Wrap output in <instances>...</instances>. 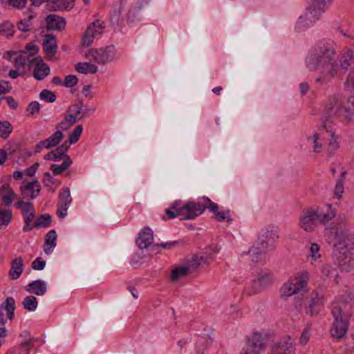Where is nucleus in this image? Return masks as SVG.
Returning <instances> with one entry per match:
<instances>
[{
    "mask_svg": "<svg viewBox=\"0 0 354 354\" xmlns=\"http://www.w3.org/2000/svg\"><path fill=\"white\" fill-rule=\"evenodd\" d=\"M308 277L306 274H302L295 277L288 283H285L282 288V294L285 296L299 294L303 295L308 291L306 288Z\"/></svg>",
    "mask_w": 354,
    "mask_h": 354,
    "instance_id": "5",
    "label": "nucleus"
},
{
    "mask_svg": "<svg viewBox=\"0 0 354 354\" xmlns=\"http://www.w3.org/2000/svg\"><path fill=\"white\" fill-rule=\"evenodd\" d=\"M336 259L339 267L346 272H349L354 268L353 248H334Z\"/></svg>",
    "mask_w": 354,
    "mask_h": 354,
    "instance_id": "8",
    "label": "nucleus"
},
{
    "mask_svg": "<svg viewBox=\"0 0 354 354\" xmlns=\"http://www.w3.org/2000/svg\"><path fill=\"white\" fill-rule=\"evenodd\" d=\"M353 66H354V53L352 50H347L341 57L339 71H344L345 72L349 67Z\"/></svg>",
    "mask_w": 354,
    "mask_h": 354,
    "instance_id": "31",
    "label": "nucleus"
},
{
    "mask_svg": "<svg viewBox=\"0 0 354 354\" xmlns=\"http://www.w3.org/2000/svg\"><path fill=\"white\" fill-rule=\"evenodd\" d=\"M71 124L68 123V122L64 119L62 121H61L59 124L57 126V129H61L63 131H66L71 127Z\"/></svg>",
    "mask_w": 354,
    "mask_h": 354,
    "instance_id": "63",
    "label": "nucleus"
},
{
    "mask_svg": "<svg viewBox=\"0 0 354 354\" xmlns=\"http://www.w3.org/2000/svg\"><path fill=\"white\" fill-rule=\"evenodd\" d=\"M0 196L3 205L10 207L16 197V194L9 184H4L0 187Z\"/></svg>",
    "mask_w": 354,
    "mask_h": 354,
    "instance_id": "26",
    "label": "nucleus"
},
{
    "mask_svg": "<svg viewBox=\"0 0 354 354\" xmlns=\"http://www.w3.org/2000/svg\"><path fill=\"white\" fill-rule=\"evenodd\" d=\"M279 238L277 232L272 229L263 230L259 233L255 245L252 246L250 253L254 254L261 253L265 251L270 244L276 241Z\"/></svg>",
    "mask_w": 354,
    "mask_h": 354,
    "instance_id": "4",
    "label": "nucleus"
},
{
    "mask_svg": "<svg viewBox=\"0 0 354 354\" xmlns=\"http://www.w3.org/2000/svg\"><path fill=\"white\" fill-rule=\"evenodd\" d=\"M59 198L62 207H64V209H68L71 203L69 188L65 187L62 189V192L59 194Z\"/></svg>",
    "mask_w": 354,
    "mask_h": 354,
    "instance_id": "38",
    "label": "nucleus"
},
{
    "mask_svg": "<svg viewBox=\"0 0 354 354\" xmlns=\"http://www.w3.org/2000/svg\"><path fill=\"white\" fill-rule=\"evenodd\" d=\"M31 65H34L33 76L36 80H41L50 73V68L46 64L42 58L36 57L31 60Z\"/></svg>",
    "mask_w": 354,
    "mask_h": 354,
    "instance_id": "16",
    "label": "nucleus"
},
{
    "mask_svg": "<svg viewBox=\"0 0 354 354\" xmlns=\"http://www.w3.org/2000/svg\"><path fill=\"white\" fill-rule=\"evenodd\" d=\"M325 115L327 119L333 118L350 122L353 119V110L351 106L344 107L342 97L338 95L330 96L325 106Z\"/></svg>",
    "mask_w": 354,
    "mask_h": 354,
    "instance_id": "3",
    "label": "nucleus"
},
{
    "mask_svg": "<svg viewBox=\"0 0 354 354\" xmlns=\"http://www.w3.org/2000/svg\"><path fill=\"white\" fill-rule=\"evenodd\" d=\"M77 77L75 75H68L65 77L63 84L66 87H73L77 83Z\"/></svg>",
    "mask_w": 354,
    "mask_h": 354,
    "instance_id": "51",
    "label": "nucleus"
},
{
    "mask_svg": "<svg viewBox=\"0 0 354 354\" xmlns=\"http://www.w3.org/2000/svg\"><path fill=\"white\" fill-rule=\"evenodd\" d=\"M4 57L13 62L16 68H19L26 64L31 65L32 59H30L28 52L7 51Z\"/></svg>",
    "mask_w": 354,
    "mask_h": 354,
    "instance_id": "15",
    "label": "nucleus"
},
{
    "mask_svg": "<svg viewBox=\"0 0 354 354\" xmlns=\"http://www.w3.org/2000/svg\"><path fill=\"white\" fill-rule=\"evenodd\" d=\"M323 295L317 291H314L310 298H306L304 301L305 310L304 313L310 316L317 315L322 305Z\"/></svg>",
    "mask_w": 354,
    "mask_h": 354,
    "instance_id": "11",
    "label": "nucleus"
},
{
    "mask_svg": "<svg viewBox=\"0 0 354 354\" xmlns=\"http://www.w3.org/2000/svg\"><path fill=\"white\" fill-rule=\"evenodd\" d=\"M353 304L346 301L334 302L332 314L334 318L349 321L353 314Z\"/></svg>",
    "mask_w": 354,
    "mask_h": 354,
    "instance_id": "13",
    "label": "nucleus"
},
{
    "mask_svg": "<svg viewBox=\"0 0 354 354\" xmlns=\"http://www.w3.org/2000/svg\"><path fill=\"white\" fill-rule=\"evenodd\" d=\"M83 127L81 124L77 125L72 133L69 134L68 142L69 144H75L79 140V137L82 133Z\"/></svg>",
    "mask_w": 354,
    "mask_h": 354,
    "instance_id": "45",
    "label": "nucleus"
},
{
    "mask_svg": "<svg viewBox=\"0 0 354 354\" xmlns=\"http://www.w3.org/2000/svg\"><path fill=\"white\" fill-rule=\"evenodd\" d=\"M115 49L113 46H107L105 48L91 49L86 55L88 59H93L99 64H105L113 59Z\"/></svg>",
    "mask_w": 354,
    "mask_h": 354,
    "instance_id": "7",
    "label": "nucleus"
},
{
    "mask_svg": "<svg viewBox=\"0 0 354 354\" xmlns=\"http://www.w3.org/2000/svg\"><path fill=\"white\" fill-rule=\"evenodd\" d=\"M64 135L63 133L58 130L55 131L52 136L46 139L47 142V146L50 149L57 146L63 139Z\"/></svg>",
    "mask_w": 354,
    "mask_h": 354,
    "instance_id": "36",
    "label": "nucleus"
},
{
    "mask_svg": "<svg viewBox=\"0 0 354 354\" xmlns=\"http://www.w3.org/2000/svg\"><path fill=\"white\" fill-rule=\"evenodd\" d=\"M39 97L41 100H44L47 102H54L56 100L55 94L53 92L47 89L43 90L40 93Z\"/></svg>",
    "mask_w": 354,
    "mask_h": 354,
    "instance_id": "47",
    "label": "nucleus"
},
{
    "mask_svg": "<svg viewBox=\"0 0 354 354\" xmlns=\"http://www.w3.org/2000/svg\"><path fill=\"white\" fill-rule=\"evenodd\" d=\"M153 241V232L149 227H145L140 232L136 243L140 248L144 249L151 245Z\"/></svg>",
    "mask_w": 354,
    "mask_h": 354,
    "instance_id": "20",
    "label": "nucleus"
},
{
    "mask_svg": "<svg viewBox=\"0 0 354 354\" xmlns=\"http://www.w3.org/2000/svg\"><path fill=\"white\" fill-rule=\"evenodd\" d=\"M32 346V340H28L21 344V348L24 349L25 354H28L29 349Z\"/></svg>",
    "mask_w": 354,
    "mask_h": 354,
    "instance_id": "64",
    "label": "nucleus"
},
{
    "mask_svg": "<svg viewBox=\"0 0 354 354\" xmlns=\"http://www.w3.org/2000/svg\"><path fill=\"white\" fill-rule=\"evenodd\" d=\"M27 0H0V4L4 7H12L18 10L25 8Z\"/></svg>",
    "mask_w": 354,
    "mask_h": 354,
    "instance_id": "34",
    "label": "nucleus"
},
{
    "mask_svg": "<svg viewBox=\"0 0 354 354\" xmlns=\"http://www.w3.org/2000/svg\"><path fill=\"white\" fill-rule=\"evenodd\" d=\"M12 128L11 124L8 121L0 120V137L5 139L8 137L12 132Z\"/></svg>",
    "mask_w": 354,
    "mask_h": 354,
    "instance_id": "42",
    "label": "nucleus"
},
{
    "mask_svg": "<svg viewBox=\"0 0 354 354\" xmlns=\"http://www.w3.org/2000/svg\"><path fill=\"white\" fill-rule=\"evenodd\" d=\"M57 234L55 230H50L46 235L44 251L50 254L56 245Z\"/></svg>",
    "mask_w": 354,
    "mask_h": 354,
    "instance_id": "32",
    "label": "nucleus"
},
{
    "mask_svg": "<svg viewBox=\"0 0 354 354\" xmlns=\"http://www.w3.org/2000/svg\"><path fill=\"white\" fill-rule=\"evenodd\" d=\"M57 41L53 35L48 34L45 35L43 42V49L47 57H52L57 53Z\"/></svg>",
    "mask_w": 354,
    "mask_h": 354,
    "instance_id": "28",
    "label": "nucleus"
},
{
    "mask_svg": "<svg viewBox=\"0 0 354 354\" xmlns=\"http://www.w3.org/2000/svg\"><path fill=\"white\" fill-rule=\"evenodd\" d=\"M67 112L73 113L78 117L82 112V102H80V104H73L69 106Z\"/></svg>",
    "mask_w": 354,
    "mask_h": 354,
    "instance_id": "53",
    "label": "nucleus"
},
{
    "mask_svg": "<svg viewBox=\"0 0 354 354\" xmlns=\"http://www.w3.org/2000/svg\"><path fill=\"white\" fill-rule=\"evenodd\" d=\"M334 248H353V239L352 236L346 231L337 230L335 232V242Z\"/></svg>",
    "mask_w": 354,
    "mask_h": 354,
    "instance_id": "19",
    "label": "nucleus"
},
{
    "mask_svg": "<svg viewBox=\"0 0 354 354\" xmlns=\"http://www.w3.org/2000/svg\"><path fill=\"white\" fill-rule=\"evenodd\" d=\"M178 205V202L176 201L169 209H167L166 214L170 218H174L178 216H182V215L180 214V208H176Z\"/></svg>",
    "mask_w": 354,
    "mask_h": 354,
    "instance_id": "48",
    "label": "nucleus"
},
{
    "mask_svg": "<svg viewBox=\"0 0 354 354\" xmlns=\"http://www.w3.org/2000/svg\"><path fill=\"white\" fill-rule=\"evenodd\" d=\"M46 266V261L42 260L41 257L37 258L32 263V268L36 270H41Z\"/></svg>",
    "mask_w": 354,
    "mask_h": 354,
    "instance_id": "54",
    "label": "nucleus"
},
{
    "mask_svg": "<svg viewBox=\"0 0 354 354\" xmlns=\"http://www.w3.org/2000/svg\"><path fill=\"white\" fill-rule=\"evenodd\" d=\"M46 28L52 30H62L64 29L66 26L65 19L55 14H50L47 16L46 19Z\"/></svg>",
    "mask_w": 354,
    "mask_h": 354,
    "instance_id": "22",
    "label": "nucleus"
},
{
    "mask_svg": "<svg viewBox=\"0 0 354 354\" xmlns=\"http://www.w3.org/2000/svg\"><path fill=\"white\" fill-rule=\"evenodd\" d=\"M47 7L50 10H57L58 9H68L69 8V3L66 6L65 4H60L59 0H49L47 2Z\"/></svg>",
    "mask_w": 354,
    "mask_h": 354,
    "instance_id": "46",
    "label": "nucleus"
},
{
    "mask_svg": "<svg viewBox=\"0 0 354 354\" xmlns=\"http://www.w3.org/2000/svg\"><path fill=\"white\" fill-rule=\"evenodd\" d=\"M40 108H41V106L38 102H36V101L32 102L29 104V105L26 109V111L30 115H34L39 112Z\"/></svg>",
    "mask_w": 354,
    "mask_h": 354,
    "instance_id": "49",
    "label": "nucleus"
},
{
    "mask_svg": "<svg viewBox=\"0 0 354 354\" xmlns=\"http://www.w3.org/2000/svg\"><path fill=\"white\" fill-rule=\"evenodd\" d=\"M24 308L28 311H34L37 308V300L34 296H27L22 301Z\"/></svg>",
    "mask_w": 354,
    "mask_h": 354,
    "instance_id": "39",
    "label": "nucleus"
},
{
    "mask_svg": "<svg viewBox=\"0 0 354 354\" xmlns=\"http://www.w3.org/2000/svg\"><path fill=\"white\" fill-rule=\"evenodd\" d=\"M44 148L47 149H50L48 146H47V142L46 140L40 141L35 145V153H40Z\"/></svg>",
    "mask_w": 354,
    "mask_h": 354,
    "instance_id": "58",
    "label": "nucleus"
},
{
    "mask_svg": "<svg viewBox=\"0 0 354 354\" xmlns=\"http://www.w3.org/2000/svg\"><path fill=\"white\" fill-rule=\"evenodd\" d=\"M326 6L325 0H308V6L310 9L320 11L323 13Z\"/></svg>",
    "mask_w": 354,
    "mask_h": 354,
    "instance_id": "44",
    "label": "nucleus"
},
{
    "mask_svg": "<svg viewBox=\"0 0 354 354\" xmlns=\"http://www.w3.org/2000/svg\"><path fill=\"white\" fill-rule=\"evenodd\" d=\"M349 321L334 318V323L332 326L331 335L336 339H342L346 335L348 328Z\"/></svg>",
    "mask_w": 354,
    "mask_h": 354,
    "instance_id": "18",
    "label": "nucleus"
},
{
    "mask_svg": "<svg viewBox=\"0 0 354 354\" xmlns=\"http://www.w3.org/2000/svg\"><path fill=\"white\" fill-rule=\"evenodd\" d=\"M319 246L317 243H313L310 248V256L313 259L317 260L321 257L320 254L319 253Z\"/></svg>",
    "mask_w": 354,
    "mask_h": 354,
    "instance_id": "52",
    "label": "nucleus"
},
{
    "mask_svg": "<svg viewBox=\"0 0 354 354\" xmlns=\"http://www.w3.org/2000/svg\"><path fill=\"white\" fill-rule=\"evenodd\" d=\"M75 70L77 72L83 74H94L97 72V67L95 65L91 64L90 62H80L75 65Z\"/></svg>",
    "mask_w": 354,
    "mask_h": 354,
    "instance_id": "33",
    "label": "nucleus"
},
{
    "mask_svg": "<svg viewBox=\"0 0 354 354\" xmlns=\"http://www.w3.org/2000/svg\"><path fill=\"white\" fill-rule=\"evenodd\" d=\"M306 66L310 71L320 70L325 75L334 77L338 75L339 64L335 59L333 48L324 45L319 46L306 57Z\"/></svg>",
    "mask_w": 354,
    "mask_h": 354,
    "instance_id": "1",
    "label": "nucleus"
},
{
    "mask_svg": "<svg viewBox=\"0 0 354 354\" xmlns=\"http://www.w3.org/2000/svg\"><path fill=\"white\" fill-rule=\"evenodd\" d=\"M20 191L23 198L34 199L39 195L41 185L35 180L21 186Z\"/></svg>",
    "mask_w": 354,
    "mask_h": 354,
    "instance_id": "17",
    "label": "nucleus"
},
{
    "mask_svg": "<svg viewBox=\"0 0 354 354\" xmlns=\"http://www.w3.org/2000/svg\"><path fill=\"white\" fill-rule=\"evenodd\" d=\"M308 140H311L313 143V151L315 153H319L322 151L323 149V145L319 142V140L320 139V135L318 133H315L312 136L308 137Z\"/></svg>",
    "mask_w": 354,
    "mask_h": 354,
    "instance_id": "41",
    "label": "nucleus"
},
{
    "mask_svg": "<svg viewBox=\"0 0 354 354\" xmlns=\"http://www.w3.org/2000/svg\"><path fill=\"white\" fill-rule=\"evenodd\" d=\"M11 268L8 273L10 279L16 280L19 278L24 271V260L21 257L12 260Z\"/></svg>",
    "mask_w": 354,
    "mask_h": 354,
    "instance_id": "25",
    "label": "nucleus"
},
{
    "mask_svg": "<svg viewBox=\"0 0 354 354\" xmlns=\"http://www.w3.org/2000/svg\"><path fill=\"white\" fill-rule=\"evenodd\" d=\"M2 309H5L7 312V317L10 319H12L14 316V312L15 310V300L12 297H8L6 299L0 306V324L3 325L6 322V318L2 312Z\"/></svg>",
    "mask_w": 354,
    "mask_h": 354,
    "instance_id": "21",
    "label": "nucleus"
},
{
    "mask_svg": "<svg viewBox=\"0 0 354 354\" xmlns=\"http://www.w3.org/2000/svg\"><path fill=\"white\" fill-rule=\"evenodd\" d=\"M69 148V145L65 142L61 146L58 147L55 150L51 151L48 153L45 156L44 159L58 161L61 159L65 160L67 157H69L66 153Z\"/></svg>",
    "mask_w": 354,
    "mask_h": 354,
    "instance_id": "24",
    "label": "nucleus"
},
{
    "mask_svg": "<svg viewBox=\"0 0 354 354\" xmlns=\"http://www.w3.org/2000/svg\"><path fill=\"white\" fill-rule=\"evenodd\" d=\"M272 281V277L269 273L261 272L257 276V278L253 280V288L255 292L266 288Z\"/></svg>",
    "mask_w": 354,
    "mask_h": 354,
    "instance_id": "27",
    "label": "nucleus"
},
{
    "mask_svg": "<svg viewBox=\"0 0 354 354\" xmlns=\"http://www.w3.org/2000/svg\"><path fill=\"white\" fill-rule=\"evenodd\" d=\"M21 212L25 223L23 231L28 232L32 229V227H31V223L35 216V209L33 207V204L30 202L23 208Z\"/></svg>",
    "mask_w": 354,
    "mask_h": 354,
    "instance_id": "23",
    "label": "nucleus"
},
{
    "mask_svg": "<svg viewBox=\"0 0 354 354\" xmlns=\"http://www.w3.org/2000/svg\"><path fill=\"white\" fill-rule=\"evenodd\" d=\"M321 271L323 275L328 277L331 276L335 272V270L330 265L324 264L322 266Z\"/></svg>",
    "mask_w": 354,
    "mask_h": 354,
    "instance_id": "55",
    "label": "nucleus"
},
{
    "mask_svg": "<svg viewBox=\"0 0 354 354\" xmlns=\"http://www.w3.org/2000/svg\"><path fill=\"white\" fill-rule=\"evenodd\" d=\"M190 274L186 266H182L176 268L171 272V279L172 281H176L179 278Z\"/></svg>",
    "mask_w": 354,
    "mask_h": 354,
    "instance_id": "35",
    "label": "nucleus"
},
{
    "mask_svg": "<svg viewBox=\"0 0 354 354\" xmlns=\"http://www.w3.org/2000/svg\"><path fill=\"white\" fill-rule=\"evenodd\" d=\"M206 205L194 202H188L180 207L181 220H192L201 214L205 209Z\"/></svg>",
    "mask_w": 354,
    "mask_h": 354,
    "instance_id": "12",
    "label": "nucleus"
},
{
    "mask_svg": "<svg viewBox=\"0 0 354 354\" xmlns=\"http://www.w3.org/2000/svg\"><path fill=\"white\" fill-rule=\"evenodd\" d=\"M103 24V21L97 19L88 26L82 39L83 46H89L92 44L95 36L102 32L104 28Z\"/></svg>",
    "mask_w": 354,
    "mask_h": 354,
    "instance_id": "14",
    "label": "nucleus"
},
{
    "mask_svg": "<svg viewBox=\"0 0 354 354\" xmlns=\"http://www.w3.org/2000/svg\"><path fill=\"white\" fill-rule=\"evenodd\" d=\"M295 341L290 337H288L274 342L270 348L269 354H295Z\"/></svg>",
    "mask_w": 354,
    "mask_h": 354,
    "instance_id": "10",
    "label": "nucleus"
},
{
    "mask_svg": "<svg viewBox=\"0 0 354 354\" xmlns=\"http://www.w3.org/2000/svg\"><path fill=\"white\" fill-rule=\"evenodd\" d=\"M207 263V258L193 254L185 265L190 274L195 272L202 263Z\"/></svg>",
    "mask_w": 354,
    "mask_h": 354,
    "instance_id": "30",
    "label": "nucleus"
},
{
    "mask_svg": "<svg viewBox=\"0 0 354 354\" xmlns=\"http://www.w3.org/2000/svg\"><path fill=\"white\" fill-rule=\"evenodd\" d=\"M345 85L347 87H354V70L348 73Z\"/></svg>",
    "mask_w": 354,
    "mask_h": 354,
    "instance_id": "60",
    "label": "nucleus"
},
{
    "mask_svg": "<svg viewBox=\"0 0 354 354\" xmlns=\"http://www.w3.org/2000/svg\"><path fill=\"white\" fill-rule=\"evenodd\" d=\"M9 82L0 81V95L7 93L10 91V87L8 86Z\"/></svg>",
    "mask_w": 354,
    "mask_h": 354,
    "instance_id": "59",
    "label": "nucleus"
},
{
    "mask_svg": "<svg viewBox=\"0 0 354 354\" xmlns=\"http://www.w3.org/2000/svg\"><path fill=\"white\" fill-rule=\"evenodd\" d=\"M25 290L30 293H33L37 296L44 295L46 290L47 287L46 283L40 279L35 280L28 284L25 287Z\"/></svg>",
    "mask_w": 354,
    "mask_h": 354,
    "instance_id": "29",
    "label": "nucleus"
},
{
    "mask_svg": "<svg viewBox=\"0 0 354 354\" xmlns=\"http://www.w3.org/2000/svg\"><path fill=\"white\" fill-rule=\"evenodd\" d=\"M83 118V116L77 117L73 113L69 114L68 116L65 118V119L68 122L71 126L73 125L77 120H80Z\"/></svg>",
    "mask_w": 354,
    "mask_h": 354,
    "instance_id": "61",
    "label": "nucleus"
},
{
    "mask_svg": "<svg viewBox=\"0 0 354 354\" xmlns=\"http://www.w3.org/2000/svg\"><path fill=\"white\" fill-rule=\"evenodd\" d=\"M215 216L216 218V219L220 221V222H222L223 221H225V219H227V221L230 220L229 217H230V210H227L225 212H218L216 214H215Z\"/></svg>",
    "mask_w": 354,
    "mask_h": 354,
    "instance_id": "57",
    "label": "nucleus"
},
{
    "mask_svg": "<svg viewBox=\"0 0 354 354\" xmlns=\"http://www.w3.org/2000/svg\"><path fill=\"white\" fill-rule=\"evenodd\" d=\"M326 207V211L321 207L308 208L300 217V227L306 232H313L318 224L326 226L336 216L331 204Z\"/></svg>",
    "mask_w": 354,
    "mask_h": 354,
    "instance_id": "2",
    "label": "nucleus"
},
{
    "mask_svg": "<svg viewBox=\"0 0 354 354\" xmlns=\"http://www.w3.org/2000/svg\"><path fill=\"white\" fill-rule=\"evenodd\" d=\"M24 52H28L30 55V59H32L34 58L33 56L38 52V47L34 44H28L26 46V50H24Z\"/></svg>",
    "mask_w": 354,
    "mask_h": 354,
    "instance_id": "56",
    "label": "nucleus"
},
{
    "mask_svg": "<svg viewBox=\"0 0 354 354\" xmlns=\"http://www.w3.org/2000/svg\"><path fill=\"white\" fill-rule=\"evenodd\" d=\"M266 342L261 333H252L248 337L246 347L241 354H260L266 348Z\"/></svg>",
    "mask_w": 354,
    "mask_h": 354,
    "instance_id": "6",
    "label": "nucleus"
},
{
    "mask_svg": "<svg viewBox=\"0 0 354 354\" xmlns=\"http://www.w3.org/2000/svg\"><path fill=\"white\" fill-rule=\"evenodd\" d=\"M71 164L72 161L71 158L67 157L65 160H64V162L62 165H52L50 169L53 171V174L57 176L64 171Z\"/></svg>",
    "mask_w": 354,
    "mask_h": 354,
    "instance_id": "40",
    "label": "nucleus"
},
{
    "mask_svg": "<svg viewBox=\"0 0 354 354\" xmlns=\"http://www.w3.org/2000/svg\"><path fill=\"white\" fill-rule=\"evenodd\" d=\"M1 99H5L7 101L8 106L12 109H16L17 108L18 104L12 97H4Z\"/></svg>",
    "mask_w": 354,
    "mask_h": 354,
    "instance_id": "62",
    "label": "nucleus"
},
{
    "mask_svg": "<svg viewBox=\"0 0 354 354\" xmlns=\"http://www.w3.org/2000/svg\"><path fill=\"white\" fill-rule=\"evenodd\" d=\"M322 14L320 11L310 9L309 7H307L304 15H301L297 21L295 28L301 30L313 26L319 19Z\"/></svg>",
    "mask_w": 354,
    "mask_h": 354,
    "instance_id": "9",
    "label": "nucleus"
},
{
    "mask_svg": "<svg viewBox=\"0 0 354 354\" xmlns=\"http://www.w3.org/2000/svg\"><path fill=\"white\" fill-rule=\"evenodd\" d=\"M34 18L32 14H30L27 18L21 19L17 24V28L22 32H28L30 30V21Z\"/></svg>",
    "mask_w": 354,
    "mask_h": 354,
    "instance_id": "43",
    "label": "nucleus"
},
{
    "mask_svg": "<svg viewBox=\"0 0 354 354\" xmlns=\"http://www.w3.org/2000/svg\"><path fill=\"white\" fill-rule=\"evenodd\" d=\"M310 337V326L305 328L301 335L299 339V344L301 346H305L309 341Z\"/></svg>",
    "mask_w": 354,
    "mask_h": 354,
    "instance_id": "50",
    "label": "nucleus"
},
{
    "mask_svg": "<svg viewBox=\"0 0 354 354\" xmlns=\"http://www.w3.org/2000/svg\"><path fill=\"white\" fill-rule=\"evenodd\" d=\"M52 223L50 215L48 214H41L38 217L36 222L32 226V227L40 228L46 227L49 226Z\"/></svg>",
    "mask_w": 354,
    "mask_h": 354,
    "instance_id": "37",
    "label": "nucleus"
}]
</instances>
